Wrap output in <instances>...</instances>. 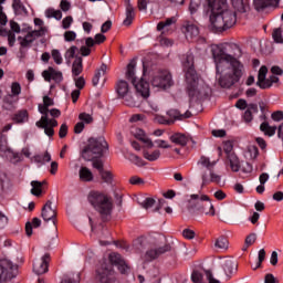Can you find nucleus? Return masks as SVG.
<instances>
[{
	"instance_id": "obj_11",
	"label": "nucleus",
	"mask_w": 283,
	"mask_h": 283,
	"mask_svg": "<svg viewBox=\"0 0 283 283\" xmlns=\"http://www.w3.org/2000/svg\"><path fill=\"white\" fill-rule=\"evenodd\" d=\"M169 251H171V244L169 243L159 248H151L146 251L142 260H144V262H154V260H157V258H160L164 253H169Z\"/></svg>"
},
{
	"instance_id": "obj_31",
	"label": "nucleus",
	"mask_w": 283,
	"mask_h": 283,
	"mask_svg": "<svg viewBox=\"0 0 283 283\" xmlns=\"http://www.w3.org/2000/svg\"><path fill=\"white\" fill-rule=\"evenodd\" d=\"M18 102H19L18 97H14V95L8 94L2 99V107H3V109H7L8 112H12V109H14Z\"/></svg>"
},
{
	"instance_id": "obj_15",
	"label": "nucleus",
	"mask_w": 283,
	"mask_h": 283,
	"mask_svg": "<svg viewBox=\"0 0 283 283\" xmlns=\"http://www.w3.org/2000/svg\"><path fill=\"white\" fill-rule=\"evenodd\" d=\"M109 262L117 266L118 271L124 274L129 271V266L127 265L123 256L116 252L109 254Z\"/></svg>"
},
{
	"instance_id": "obj_41",
	"label": "nucleus",
	"mask_w": 283,
	"mask_h": 283,
	"mask_svg": "<svg viewBox=\"0 0 283 283\" xmlns=\"http://www.w3.org/2000/svg\"><path fill=\"white\" fill-rule=\"evenodd\" d=\"M61 283H81V274L73 272L64 274Z\"/></svg>"
},
{
	"instance_id": "obj_2",
	"label": "nucleus",
	"mask_w": 283,
	"mask_h": 283,
	"mask_svg": "<svg viewBox=\"0 0 283 283\" xmlns=\"http://www.w3.org/2000/svg\"><path fill=\"white\" fill-rule=\"evenodd\" d=\"M184 72H186L187 93L190 98V103L207 98L209 86L198 77V73H196V69H193V55L186 56V61L184 62Z\"/></svg>"
},
{
	"instance_id": "obj_63",
	"label": "nucleus",
	"mask_w": 283,
	"mask_h": 283,
	"mask_svg": "<svg viewBox=\"0 0 283 283\" xmlns=\"http://www.w3.org/2000/svg\"><path fill=\"white\" fill-rule=\"evenodd\" d=\"M64 41H66V42L76 41V32H74V31H66L64 33Z\"/></svg>"
},
{
	"instance_id": "obj_10",
	"label": "nucleus",
	"mask_w": 283,
	"mask_h": 283,
	"mask_svg": "<svg viewBox=\"0 0 283 283\" xmlns=\"http://www.w3.org/2000/svg\"><path fill=\"white\" fill-rule=\"evenodd\" d=\"M229 8L227 0H208V6L206 8L209 19L211 17H218L221 12H224Z\"/></svg>"
},
{
	"instance_id": "obj_60",
	"label": "nucleus",
	"mask_w": 283,
	"mask_h": 283,
	"mask_svg": "<svg viewBox=\"0 0 283 283\" xmlns=\"http://www.w3.org/2000/svg\"><path fill=\"white\" fill-rule=\"evenodd\" d=\"M72 23H74V18L72 15H67L62 20V28L63 30H70Z\"/></svg>"
},
{
	"instance_id": "obj_46",
	"label": "nucleus",
	"mask_w": 283,
	"mask_h": 283,
	"mask_svg": "<svg viewBox=\"0 0 283 283\" xmlns=\"http://www.w3.org/2000/svg\"><path fill=\"white\" fill-rule=\"evenodd\" d=\"M28 119H29L28 111H19L12 117V120L18 124L28 123Z\"/></svg>"
},
{
	"instance_id": "obj_19",
	"label": "nucleus",
	"mask_w": 283,
	"mask_h": 283,
	"mask_svg": "<svg viewBox=\"0 0 283 283\" xmlns=\"http://www.w3.org/2000/svg\"><path fill=\"white\" fill-rule=\"evenodd\" d=\"M201 180L202 187L211 185V182H214V185H220V182H222V176L213 172V170H211L210 172L203 171L201 174Z\"/></svg>"
},
{
	"instance_id": "obj_54",
	"label": "nucleus",
	"mask_w": 283,
	"mask_h": 283,
	"mask_svg": "<svg viewBox=\"0 0 283 283\" xmlns=\"http://www.w3.org/2000/svg\"><path fill=\"white\" fill-rule=\"evenodd\" d=\"M78 119L81 120V123H83L84 125H91V123H94V117H92V115L87 114V113H81L78 115Z\"/></svg>"
},
{
	"instance_id": "obj_57",
	"label": "nucleus",
	"mask_w": 283,
	"mask_h": 283,
	"mask_svg": "<svg viewBox=\"0 0 283 283\" xmlns=\"http://www.w3.org/2000/svg\"><path fill=\"white\" fill-rule=\"evenodd\" d=\"M51 56L54 63H56V65H61V63H63V56L61 55V52L59 50L56 49L52 50Z\"/></svg>"
},
{
	"instance_id": "obj_6",
	"label": "nucleus",
	"mask_w": 283,
	"mask_h": 283,
	"mask_svg": "<svg viewBox=\"0 0 283 283\" xmlns=\"http://www.w3.org/2000/svg\"><path fill=\"white\" fill-rule=\"evenodd\" d=\"M105 149H107V142L105 138H90L87 145L82 150V158L88 161L94 160V158H101Z\"/></svg>"
},
{
	"instance_id": "obj_56",
	"label": "nucleus",
	"mask_w": 283,
	"mask_h": 283,
	"mask_svg": "<svg viewBox=\"0 0 283 283\" xmlns=\"http://www.w3.org/2000/svg\"><path fill=\"white\" fill-rule=\"evenodd\" d=\"M76 52H78V48L77 46H75V45H73V46H71L66 52H65V59H66V61H69V63H70V61H72V59H74V56H76Z\"/></svg>"
},
{
	"instance_id": "obj_13",
	"label": "nucleus",
	"mask_w": 283,
	"mask_h": 283,
	"mask_svg": "<svg viewBox=\"0 0 283 283\" xmlns=\"http://www.w3.org/2000/svg\"><path fill=\"white\" fill-rule=\"evenodd\" d=\"M50 264V254L46 253L42 256V260L34 261L33 271L36 275H43V273H48Z\"/></svg>"
},
{
	"instance_id": "obj_14",
	"label": "nucleus",
	"mask_w": 283,
	"mask_h": 283,
	"mask_svg": "<svg viewBox=\"0 0 283 283\" xmlns=\"http://www.w3.org/2000/svg\"><path fill=\"white\" fill-rule=\"evenodd\" d=\"M41 217L43 218L44 222H53L54 227H56V210L52 207V201H48L44 207L42 208Z\"/></svg>"
},
{
	"instance_id": "obj_8",
	"label": "nucleus",
	"mask_w": 283,
	"mask_h": 283,
	"mask_svg": "<svg viewBox=\"0 0 283 283\" xmlns=\"http://www.w3.org/2000/svg\"><path fill=\"white\" fill-rule=\"evenodd\" d=\"M95 282L96 283H120L116 277V272L112 266L103 264L95 271Z\"/></svg>"
},
{
	"instance_id": "obj_3",
	"label": "nucleus",
	"mask_w": 283,
	"mask_h": 283,
	"mask_svg": "<svg viewBox=\"0 0 283 283\" xmlns=\"http://www.w3.org/2000/svg\"><path fill=\"white\" fill-rule=\"evenodd\" d=\"M88 202L94 207L95 211L99 213L104 221L112 218L114 203H112V198L109 196L98 191H91L88 195Z\"/></svg>"
},
{
	"instance_id": "obj_16",
	"label": "nucleus",
	"mask_w": 283,
	"mask_h": 283,
	"mask_svg": "<svg viewBox=\"0 0 283 283\" xmlns=\"http://www.w3.org/2000/svg\"><path fill=\"white\" fill-rule=\"evenodd\" d=\"M182 30L188 41H193L200 34L198 27L189 21L184 23Z\"/></svg>"
},
{
	"instance_id": "obj_35",
	"label": "nucleus",
	"mask_w": 283,
	"mask_h": 283,
	"mask_svg": "<svg viewBox=\"0 0 283 283\" xmlns=\"http://www.w3.org/2000/svg\"><path fill=\"white\" fill-rule=\"evenodd\" d=\"M258 104H249L243 114L244 123H251V120H253V114H258Z\"/></svg>"
},
{
	"instance_id": "obj_23",
	"label": "nucleus",
	"mask_w": 283,
	"mask_h": 283,
	"mask_svg": "<svg viewBox=\"0 0 283 283\" xmlns=\"http://www.w3.org/2000/svg\"><path fill=\"white\" fill-rule=\"evenodd\" d=\"M222 268L228 280H231L233 273H238V262H235L233 259L223 260Z\"/></svg>"
},
{
	"instance_id": "obj_22",
	"label": "nucleus",
	"mask_w": 283,
	"mask_h": 283,
	"mask_svg": "<svg viewBox=\"0 0 283 283\" xmlns=\"http://www.w3.org/2000/svg\"><path fill=\"white\" fill-rule=\"evenodd\" d=\"M266 74H269V69L264 65L261 66L259 70L256 82V85H259L261 90H269V87H271V82L266 80Z\"/></svg>"
},
{
	"instance_id": "obj_33",
	"label": "nucleus",
	"mask_w": 283,
	"mask_h": 283,
	"mask_svg": "<svg viewBox=\"0 0 283 283\" xmlns=\"http://www.w3.org/2000/svg\"><path fill=\"white\" fill-rule=\"evenodd\" d=\"M105 41H107V38L102 33H97L95 35V40H93V38H87L85 40V45H87V48H94L95 45H101V43H105Z\"/></svg>"
},
{
	"instance_id": "obj_27",
	"label": "nucleus",
	"mask_w": 283,
	"mask_h": 283,
	"mask_svg": "<svg viewBox=\"0 0 283 283\" xmlns=\"http://www.w3.org/2000/svg\"><path fill=\"white\" fill-rule=\"evenodd\" d=\"M133 136L137 138V140H140L144 143V145H147V147H154V142L147 137V134H145V130L140 128H134L132 130Z\"/></svg>"
},
{
	"instance_id": "obj_53",
	"label": "nucleus",
	"mask_w": 283,
	"mask_h": 283,
	"mask_svg": "<svg viewBox=\"0 0 283 283\" xmlns=\"http://www.w3.org/2000/svg\"><path fill=\"white\" fill-rule=\"evenodd\" d=\"M99 176H101L102 180L107 182V185H112V180H114V175H112V171H109V170H102L99 172Z\"/></svg>"
},
{
	"instance_id": "obj_9",
	"label": "nucleus",
	"mask_w": 283,
	"mask_h": 283,
	"mask_svg": "<svg viewBox=\"0 0 283 283\" xmlns=\"http://www.w3.org/2000/svg\"><path fill=\"white\" fill-rule=\"evenodd\" d=\"M150 83L157 90H169L174 87V77L169 71H159L153 76Z\"/></svg>"
},
{
	"instance_id": "obj_55",
	"label": "nucleus",
	"mask_w": 283,
	"mask_h": 283,
	"mask_svg": "<svg viewBox=\"0 0 283 283\" xmlns=\"http://www.w3.org/2000/svg\"><path fill=\"white\" fill-rule=\"evenodd\" d=\"M259 261L256 263V265L253 268V271H258V269H260L262 266V262H264V260H266V251L264 249H261L259 251Z\"/></svg>"
},
{
	"instance_id": "obj_18",
	"label": "nucleus",
	"mask_w": 283,
	"mask_h": 283,
	"mask_svg": "<svg viewBox=\"0 0 283 283\" xmlns=\"http://www.w3.org/2000/svg\"><path fill=\"white\" fill-rule=\"evenodd\" d=\"M282 0H253V7L256 12H262L266 8H277Z\"/></svg>"
},
{
	"instance_id": "obj_52",
	"label": "nucleus",
	"mask_w": 283,
	"mask_h": 283,
	"mask_svg": "<svg viewBox=\"0 0 283 283\" xmlns=\"http://www.w3.org/2000/svg\"><path fill=\"white\" fill-rule=\"evenodd\" d=\"M128 160H130V163H133V165H136L137 167H145V165H147V163L143 160V158L134 154L128 155Z\"/></svg>"
},
{
	"instance_id": "obj_30",
	"label": "nucleus",
	"mask_w": 283,
	"mask_h": 283,
	"mask_svg": "<svg viewBox=\"0 0 283 283\" xmlns=\"http://www.w3.org/2000/svg\"><path fill=\"white\" fill-rule=\"evenodd\" d=\"M54 105V99H52L50 96L45 95L43 97V104L38 105V109L42 116H48V112H50V107Z\"/></svg>"
},
{
	"instance_id": "obj_40",
	"label": "nucleus",
	"mask_w": 283,
	"mask_h": 283,
	"mask_svg": "<svg viewBox=\"0 0 283 283\" xmlns=\"http://www.w3.org/2000/svg\"><path fill=\"white\" fill-rule=\"evenodd\" d=\"M126 78L128 81H132V83H134V81H136V60H132L129 62V64L127 65Z\"/></svg>"
},
{
	"instance_id": "obj_42",
	"label": "nucleus",
	"mask_w": 283,
	"mask_h": 283,
	"mask_svg": "<svg viewBox=\"0 0 283 283\" xmlns=\"http://www.w3.org/2000/svg\"><path fill=\"white\" fill-rule=\"evenodd\" d=\"M20 48H30L34 43V38L28 32L25 36H18Z\"/></svg>"
},
{
	"instance_id": "obj_45",
	"label": "nucleus",
	"mask_w": 283,
	"mask_h": 283,
	"mask_svg": "<svg viewBox=\"0 0 283 283\" xmlns=\"http://www.w3.org/2000/svg\"><path fill=\"white\" fill-rule=\"evenodd\" d=\"M83 72V57H76L73 62L72 74L78 76Z\"/></svg>"
},
{
	"instance_id": "obj_37",
	"label": "nucleus",
	"mask_w": 283,
	"mask_h": 283,
	"mask_svg": "<svg viewBox=\"0 0 283 283\" xmlns=\"http://www.w3.org/2000/svg\"><path fill=\"white\" fill-rule=\"evenodd\" d=\"M0 36H7L9 46L14 48V43H17V35L14 32L8 31L3 27H0Z\"/></svg>"
},
{
	"instance_id": "obj_39",
	"label": "nucleus",
	"mask_w": 283,
	"mask_h": 283,
	"mask_svg": "<svg viewBox=\"0 0 283 283\" xmlns=\"http://www.w3.org/2000/svg\"><path fill=\"white\" fill-rule=\"evenodd\" d=\"M106 72H107V64H102L101 67L95 72V74L92 78V85L94 87H96V85H98L101 77L105 76Z\"/></svg>"
},
{
	"instance_id": "obj_12",
	"label": "nucleus",
	"mask_w": 283,
	"mask_h": 283,
	"mask_svg": "<svg viewBox=\"0 0 283 283\" xmlns=\"http://www.w3.org/2000/svg\"><path fill=\"white\" fill-rule=\"evenodd\" d=\"M39 129H44V134L49 137L54 136V127H59V122L56 119H50L48 115H44L35 123Z\"/></svg>"
},
{
	"instance_id": "obj_59",
	"label": "nucleus",
	"mask_w": 283,
	"mask_h": 283,
	"mask_svg": "<svg viewBox=\"0 0 283 283\" xmlns=\"http://www.w3.org/2000/svg\"><path fill=\"white\" fill-rule=\"evenodd\" d=\"M223 151H224L226 156L233 154V142L232 140L223 142Z\"/></svg>"
},
{
	"instance_id": "obj_5",
	"label": "nucleus",
	"mask_w": 283,
	"mask_h": 283,
	"mask_svg": "<svg viewBox=\"0 0 283 283\" xmlns=\"http://www.w3.org/2000/svg\"><path fill=\"white\" fill-rule=\"evenodd\" d=\"M188 209L190 211H198L205 216H216V208L207 195H190V199L188 200Z\"/></svg>"
},
{
	"instance_id": "obj_62",
	"label": "nucleus",
	"mask_w": 283,
	"mask_h": 283,
	"mask_svg": "<svg viewBox=\"0 0 283 283\" xmlns=\"http://www.w3.org/2000/svg\"><path fill=\"white\" fill-rule=\"evenodd\" d=\"M275 43H283L282 29H275L272 33Z\"/></svg>"
},
{
	"instance_id": "obj_34",
	"label": "nucleus",
	"mask_w": 283,
	"mask_h": 283,
	"mask_svg": "<svg viewBox=\"0 0 283 283\" xmlns=\"http://www.w3.org/2000/svg\"><path fill=\"white\" fill-rule=\"evenodd\" d=\"M78 176L82 182H92V180H94V174H92V170L87 167H81Z\"/></svg>"
},
{
	"instance_id": "obj_21",
	"label": "nucleus",
	"mask_w": 283,
	"mask_h": 283,
	"mask_svg": "<svg viewBox=\"0 0 283 283\" xmlns=\"http://www.w3.org/2000/svg\"><path fill=\"white\" fill-rule=\"evenodd\" d=\"M42 76L48 83H50V81H54L55 83L63 81V73L54 70V67H49L46 71H43Z\"/></svg>"
},
{
	"instance_id": "obj_64",
	"label": "nucleus",
	"mask_w": 283,
	"mask_h": 283,
	"mask_svg": "<svg viewBox=\"0 0 283 283\" xmlns=\"http://www.w3.org/2000/svg\"><path fill=\"white\" fill-rule=\"evenodd\" d=\"M191 280L193 283H202V274L200 271H193L191 274Z\"/></svg>"
},
{
	"instance_id": "obj_25",
	"label": "nucleus",
	"mask_w": 283,
	"mask_h": 283,
	"mask_svg": "<svg viewBox=\"0 0 283 283\" xmlns=\"http://www.w3.org/2000/svg\"><path fill=\"white\" fill-rule=\"evenodd\" d=\"M170 143H174V145H178L179 147H187V144L189 143L190 138L188 135L182 133H174L169 136Z\"/></svg>"
},
{
	"instance_id": "obj_36",
	"label": "nucleus",
	"mask_w": 283,
	"mask_h": 283,
	"mask_svg": "<svg viewBox=\"0 0 283 283\" xmlns=\"http://www.w3.org/2000/svg\"><path fill=\"white\" fill-rule=\"evenodd\" d=\"M174 23H176V18H168L157 24V30L158 32H163V34H165V32H169V28H171Z\"/></svg>"
},
{
	"instance_id": "obj_32",
	"label": "nucleus",
	"mask_w": 283,
	"mask_h": 283,
	"mask_svg": "<svg viewBox=\"0 0 283 283\" xmlns=\"http://www.w3.org/2000/svg\"><path fill=\"white\" fill-rule=\"evenodd\" d=\"M116 92L119 98H125L129 94V84L126 81L120 80L116 84Z\"/></svg>"
},
{
	"instance_id": "obj_50",
	"label": "nucleus",
	"mask_w": 283,
	"mask_h": 283,
	"mask_svg": "<svg viewBox=\"0 0 283 283\" xmlns=\"http://www.w3.org/2000/svg\"><path fill=\"white\" fill-rule=\"evenodd\" d=\"M168 116H174L178 120H182L185 118H191V112L187 111L185 114H180L177 109L168 111Z\"/></svg>"
},
{
	"instance_id": "obj_29",
	"label": "nucleus",
	"mask_w": 283,
	"mask_h": 283,
	"mask_svg": "<svg viewBox=\"0 0 283 283\" xmlns=\"http://www.w3.org/2000/svg\"><path fill=\"white\" fill-rule=\"evenodd\" d=\"M226 165H229L230 169L234 172L240 171V158H238V155H235V153L227 155Z\"/></svg>"
},
{
	"instance_id": "obj_49",
	"label": "nucleus",
	"mask_w": 283,
	"mask_h": 283,
	"mask_svg": "<svg viewBox=\"0 0 283 283\" xmlns=\"http://www.w3.org/2000/svg\"><path fill=\"white\" fill-rule=\"evenodd\" d=\"M29 33L33 38V41H36V39H41V36H45V34H48V27H42L38 30H30Z\"/></svg>"
},
{
	"instance_id": "obj_48",
	"label": "nucleus",
	"mask_w": 283,
	"mask_h": 283,
	"mask_svg": "<svg viewBox=\"0 0 283 283\" xmlns=\"http://www.w3.org/2000/svg\"><path fill=\"white\" fill-rule=\"evenodd\" d=\"M32 227H34V229H38V227H41V219L35 217L32 219V222H27L25 233L29 238L30 235H32Z\"/></svg>"
},
{
	"instance_id": "obj_20",
	"label": "nucleus",
	"mask_w": 283,
	"mask_h": 283,
	"mask_svg": "<svg viewBox=\"0 0 283 283\" xmlns=\"http://www.w3.org/2000/svg\"><path fill=\"white\" fill-rule=\"evenodd\" d=\"M133 85L139 96H142L143 98H149V82L143 78L138 82L135 80L133 81Z\"/></svg>"
},
{
	"instance_id": "obj_44",
	"label": "nucleus",
	"mask_w": 283,
	"mask_h": 283,
	"mask_svg": "<svg viewBox=\"0 0 283 283\" xmlns=\"http://www.w3.org/2000/svg\"><path fill=\"white\" fill-rule=\"evenodd\" d=\"M137 202L138 205L142 206L143 209H151V207H154L156 205V199L154 198H137Z\"/></svg>"
},
{
	"instance_id": "obj_58",
	"label": "nucleus",
	"mask_w": 283,
	"mask_h": 283,
	"mask_svg": "<svg viewBox=\"0 0 283 283\" xmlns=\"http://www.w3.org/2000/svg\"><path fill=\"white\" fill-rule=\"evenodd\" d=\"M21 94V84L19 82H13L11 84V96L15 98Z\"/></svg>"
},
{
	"instance_id": "obj_4",
	"label": "nucleus",
	"mask_w": 283,
	"mask_h": 283,
	"mask_svg": "<svg viewBox=\"0 0 283 283\" xmlns=\"http://www.w3.org/2000/svg\"><path fill=\"white\" fill-rule=\"evenodd\" d=\"M237 21L235 12L228 8L218 15H210V28L212 32H224V30L233 28Z\"/></svg>"
},
{
	"instance_id": "obj_26",
	"label": "nucleus",
	"mask_w": 283,
	"mask_h": 283,
	"mask_svg": "<svg viewBox=\"0 0 283 283\" xmlns=\"http://www.w3.org/2000/svg\"><path fill=\"white\" fill-rule=\"evenodd\" d=\"M126 3V18L123 21L124 25H132L134 19H136V10L132 6V0H125Z\"/></svg>"
},
{
	"instance_id": "obj_1",
	"label": "nucleus",
	"mask_w": 283,
	"mask_h": 283,
	"mask_svg": "<svg viewBox=\"0 0 283 283\" xmlns=\"http://www.w3.org/2000/svg\"><path fill=\"white\" fill-rule=\"evenodd\" d=\"M211 54L216 63L217 78L220 87H233L240 82L244 65L240 62L242 50L237 44H213Z\"/></svg>"
},
{
	"instance_id": "obj_43",
	"label": "nucleus",
	"mask_w": 283,
	"mask_h": 283,
	"mask_svg": "<svg viewBox=\"0 0 283 283\" xmlns=\"http://www.w3.org/2000/svg\"><path fill=\"white\" fill-rule=\"evenodd\" d=\"M214 248L218 251H227V249H229V239H227V237H219L214 241Z\"/></svg>"
},
{
	"instance_id": "obj_17",
	"label": "nucleus",
	"mask_w": 283,
	"mask_h": 283,
	"mask_svg": "<svg viewBox=\"0 0 283 283\" xmlns=\"http://www.w3.org/2000/svg\"><path fill=\"white\" fill-rule=\"evenodd\" d=\"M201 175L203 171H207V174L213 171V168L216 167V165H218V160H213L211 161V159L207 156H201L200 159L197 163Z\"/></svg>"
},
{
	"instance_id": "obj_51",
	"label": "nucleus",
	"mask_w": 283,
	"mask_h": 283,
	"mask_svg": "<svg viewBox=\"0 0 283 283\" xmlns=\"http://www.w3.org/2000/svg\"><path fill=\"white\" fill-rule=\"evenodd\" d=\"M45 17L48 19H56L57 21H61V19H63V12H61V10L48 9L45 11Z\"/></svg>"
},
{
	"instance_id": "obj_7",
	"label": "nucleus",
	"mask_w": 283,
	"mask_h": 283,
	"mask_svg": "<svg viewBox=\"0 0 283 283\" xmlns=\"http://www.w3.org/2000/svg\"><path fill=\"white\" fill-rule=\"evenodd\" d=\"M19 273V265L8 259L0 260V283H10Z\"/></svg>"
},
{
	"instance_id": "obj_28",
	"label": "nucleus",
	"mask_w": 283,
	"mask_h": 283,
	"mask_svg": "<svg viewBox=\"0 0 283 283\" xmlns=\"http://www.w3.org/2000/svg\"><path fill=\"white\" fill-rule=\"evenodd\" d=\"M230 1L235 12H240L241 14H244V12H249V9H250L249 0H230Z\"/></svg>"
},
{
	"instance_id": "obj_47",
	"label": "nucleus",
	"mask_w": 283,
	"mask_h": 283,
	"mask_svg": "<svg viewBox=\"0 0 283 283\" xmlns=\"http://www.w3.org/2000/svg\"><path fill=\"white\" fill-rule=\"evenodd\" d=\"M45 185V181H36V180H33L31 181V193L32 196H41V193H43V191L41 190V188Z\"/></svg>"
},
{
	"instance_id": "obj_24",
	"label": "nucleus",
	"mask_w": 283,
	"mask_h": 283,
	"mask_svg": "<svg viewBox=\"0 0 283 283\" xmlns=\"http://www.w3.org/2000/svg\"><path fill=\"white\" fill-rule=\"evenodd\" d=\"M154 147H148L147 145L143 148V157L145 160H148L149 163H156L161 156V153L159 149L151 150Z\"/></svg>"
},
{
	"instance_id": "obj_38",
	"label": "nucleus",
	"mask_w": 283,
	"mask_h": 283,
	"mask_svg": "<svg viewBox=\"0 0 283 283\" xmlns=\"http://www.w3.org/2000/svg\"><path fill=\"white\" fill-rule=\"evenodd\" d=\"M260 129L264 134V136H269V138H271V136H275V132H277V126H271L269 125V122H263L260 125Z\"/></svg>"
},
{
	"instance_id": "obj_61",
	"label": "nucleus",
	"mask_w": 283,
	"mask_h": 283,
	"mask_svg": "<svg viewBox=\"0 0 283 283\" xmlns=\"http://www.w3.org/2000/svg\"><path fill=\"white\" fill-rule=\"evenodd\" d=\"M200 8V0H191L189 6L190 14H196Z\"/></svg>"
}]
</instances>
